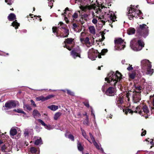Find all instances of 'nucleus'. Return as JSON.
Segmentation results:
<instances>
[{
    "mask_svg": "<svg viewBox=\"0 0 154 154\" xmlns=\"http://www.w3.org/2000/svg\"><path fill=\"white\" fill-rule=\"evenodd\" d=\"M33 134L32 129L26 128L24 130V135L25 137L28 138L29 137H32Z\"/></svg>",
    "mask_w": 154,
    "mask_h": 154,
    "instance_id": "obj_15",
    "label": "nucleus"
},
{
    "mask_svg": "<svg viewBox=\"0 0 154 154\" xmlns=\"http://www.w3.org/2000/svg\"><path fill=\"white\" fill-rule=\"evenodd\" d=\"M142 72L146 74L151 75L153 72V69H151V63L147 60H143L141 61Z\"/></svg>",
    "mask_w": 154,
    "mask_h": 154,
    "instance_id": "obj_4",
    "label": "nucleus"
},
{
    "mask_svg": "<svg viewBox=\"0 0 154 154\" xmlns=\"http://www.w3.org/2000/svg\"><path fill=\"white\" fill-rule=\"evenodd\" d=\"M88 29L90 33L93 35H95L96 33V31L94 27V26H91L89 27Z\"/></svg>",
    "mask_w": 154,
    "mask_h": 154,
    "instance_id": "obj_23",
    "label": "nucleus"
},
{
    "mask_svg": "<svg viewBox=\"0 0 154 154\" xmlns=\"http://www.w3.org/2000/svg\"><path fill=\"white\" fill-rule=\"evenodd\" d=\"M144 42L138 38L133 39L131 42L130 47L131 48L135 51L141 50L144 46Z\"/></svg>",
    "mask_w": 154,
    "mask_h": 154,
    "instance_id": "obj_5",
    "label": "nucleus"
},
{
    "mask_svg": "<svg viewBox=\"0 0 154 154\" xmlns=\"http://www.w3.org/2000/svg\"><path fill=\"white\" fill-rule=\"evenodd\" d=\"M31 103L34 106H36V104L35 103V102L33 101V100H31Z\"/></svg>",
    "mask_w": 154,
    "mask_h": 154,
    "instance_id": "obj_56",
    "label": "nucleus"
},
{
    "mask_svg": "<svg viewBox=\"0 0 154 154\" xmlns=\"http://www.w3.org/2000/svg\"><path fill=\"white\" fill-rule=\"evenodd\" d=\"M23 108L28 110H30L32 109V108L28 104H24L23 106Z\"/></svg>",
    "mask_w": 154,
    "mask_h": 154,
    "instance_id": "obj_39",
    "label": "nucleus"
},
{
    "mask_svg": "<svg viewBox=\"0 0 154 154\" xmlns=\"http://www.w3.org/2000/svg\"><path fill=\"white\" fill-rule=\"evenodd\" d=\"M64 14H62V15H64V19L67 23L69 22V21L72 15V11L69 9L68 7L66 8L65 10Z\"/></svg>",
    "mask_w": 154,
    "mask_h": 154,
    "instance_id": "obj_10",
    "label": "nucleus"
},
{
    "mask_svg": "<svg viewBox=\"0 0 154 154\" xmlns=\"http://www.w3.org/2000/svg\"><path fill=\"white\" fill-rule=\"evenodd\" d=\"M11 26L13 27H14L16 29H17L18 27L20 26V24L17 23V20H15L12 23Z\"/></svg>",
    "mask_w": 154,
    "mask_h": 154,
    "instance_id": "obj_29",
    "label": "nucleus"
},
{
    "mask_svg": "<svg viewBox=\"0 0 154 154\" xmlns=\"http://www.w3.org/2000/svg\"><path fill=\"white\" fill-rule=\"evenodd\" d=\"M123 102V99L121 97H118L116 98V103L119 104H122Z\"/></svg>",
    "mask_w": 154,
    "mask_h": 154,
    "instance_id": "obj_31",
    "label": "nucleus"
},
{
    "mask_svg": "<svg viewBox=\"0 0 154 154\" xmlns=\"http://www.w3.org/2000/svg\"><path fill=\"white\" fill-rule=\"evenodd\" d=\"M92 14L93 16V18H94V17L95 16V14L94 12H92Z\"/></svg>",
    "mask_w": 154,
    "mask_h": 154,
    "instance_id": "obj_59",
    "label": "nucleus"
},
{
    "mask_svg": "<svg viewBox=\"0 0 154 154\" xmlns=\"http://www.w3.org/2000/svg\"><path fill=\"white\" fill-rule=\"evenodd\" d=\"M91 41L92 43L94 42V38L93 37H92L91 38Z\"/></svg>",
    "mask_w": 154,
    "mask_h": 154,
    "instance_id": "obj_60",
    "label": "nucleus"
},
{
    "mask_svg": "<svg viewBox=\"0 0 154 154\" xmlns=\"http://www.w3.org/2000/svg\"><path fill=\"white\" fill-rule=\"evenodd\" d=\"M22 31H23V32L26 33V30H25V29L23 30H22Z\"/></svg>",
    "mask_w": 154,
    "mask_h": 154,
    "instance_id": "obj_63",
    "label": "nucleus"
},
{
    "mask_svg": "<svg viewBox=\"0 0 154 154\" xmlns=\"http://www.w3.org/2000/svg\"><path fill=\"white\" fill-rule=\"evenodd\" d=\"M53 32L54 33H56V36L57 37H58L57 35V29L56 27H53L52 28Z\"/></svg>",
    "mask_w": 154,
    "mask_h": 154,
    "instance_id": "obj_41",
    "label": "nucleus"
},
{
    "mask_svg": "<svg viewBox=\"0 0 154 154\" xmlns=\"http://www.w3.org/2000/svg\"><path fill=\"white\" fill-rule=\"evenodd\" d=\"M131 5V8L128 9V16L129 19L130 20H132L133 17H137V16H139L141 15L142 13L141 11L137 9V7L136 8L134 7V6Z\"/></svg>",
    "mask_w": 154,
    "mask_h": 154,
    "instance_id": "obj_7",
    "label": "nucleus"
},
{
    "mask_svg": "<svg viewBox=\"0 0 154 154\" xmlns=\"http://www.w3.org/2000/svg\"><path fill=\"white\" fill-rule=\"evenodd\" d=\"M42 143V140L41 138L37 139L35 142V144L36 145H40Z\"/></svg>",
    "mask_w": 154,
    "mask_h": 154,
    "instance_id": "obj_33",
    "label": "nucleus"
},
{
    "mask_svg": "<svg viewBox=\"0 0 154 154\" xmlns=\"http://www.w3.org/2000/svg\"><path fill=\"white\" fill-rule=\"evenodd\" d=\"M78 14L77 13H75L73 15H72V17L73 19H75L78 17Z\"/></svg>",
    "mask_w": 154,
    "mask_h": 154,
    "instance_id": "obj_48",
    "label": "nucleus"
},
{
    "mask_svg": "<svg viewBox=\"0 0 154 154\" xmlns=\"http://www.w3.org/2000/svg\"><path fill=\"white\" fill-rule=\"evenodd\" d=\"M67 93L71 95H74V93L71 91L69 90H67Z\"/></svg>",
    "mask_w": 154,
    "mask_h": 154,
    "instance_id": "obj_51",
    "label": "nucleus"
},
{
    "mask_svg": "<svg viewBox=\"0 0 154 154\" xmlns=\"http://www.w3.org/2000/svg\"><path fill=\"white\" fill-rule=\"evenodd\" d=\"M81 130L82 131V134L83 136L85 137V138L88 140L89 142H90L91 143V142L88 140V136L87 135L85 131L82 128H81Z\"/></svg>",
    "mask_w": 154,
    "mask_h": 154,
    "instance_id": "obj_27",
    "label": "nucleus"
},
{
    "mask_svg": "<svg viewBox=\"0 0 154 154\" xmlns=\"http://www.w3.org/2000/svg\"><path fill=\"white\" fill-rule=\"evenodd\" d=\"M81 50L79 47H78L76 49H74L71 52V55L74 59L77 57H80V53Z\"/></svg>",
    "mask_w": 154,
    "mask_h": 154,
    "instance_id": "obj_13",
    "label": "nucleus"
},
{
    "mask_svg": "<svg viewBox=\"0 0 154 154\" xmlns=\"http://www.w3.org/2000/svg\"><path fill=\"white\" fill-rule=\"evenodd\" d=\"M38 122H40L43 126H44L45 128L48 130H51L53 128L50 125H47L45 124V122L41 119L38 120Z\"/></svg>",
    "mask_w": 154,
    "mask_h": 154,
    "instance_id": "obj_19",
    "label": "nucleus"
},
{
    "mask_svg": "<svg viewBox=\"0 0 154 154\" xmlns=\"http://www.w3.org/2000/svg\"><path fill=\"white\" fill-rule=\"evenodd\" d=\"M140 95V93H134L133 99L134 103H136L140 101L141 100Z\"/></svg>",
    "mask_w": 154,
    "mask_h": 154,
    "instance_id": "obj_16",
    "label": "nucleus"
},
{
    "mask_svg": "<svg viewBox=\"0 0 154 154\" xmlns=\"http://www.w3.org/2000/svg\"><path fill=\"white\" fill-rule=\"evenodd\" d=\"M123 111L126 114L128 113L132 114L134 112L133 111L128 108L123 109ZM149 112L148 108L146 105H141L137 106L136 109L134 111V112L138 113L140 115L143 116L145 114H147Z\"/></svg>",
    "mask_w": 154,
    "mask_h": 154,
    "instance_id": "obj_3",
    "label": "nucleus"
},
{
    "mask_svg": "<svg viewBox=\"0 0 154 154\" xmlns=\"http://www.w3.org/2000/svg\"><path fill=\"white\" fill-rule=\"evenodd\" d=\"M65 45L64 48L66 47L69 50H71L72 48V45L74 44L73 39L71 38H68L64 42Z\"/></svg>",
    "mask_w": 154,
    "mask_h": 154,
    "instance_id": "obj_11",
    "label": "nucleus"
},
{
    "mask_svg": "<svg viewBox=\"0 0 154 154\" xmlns=\"http://www.w3.org/2000/svg\"><path fill=\"white\" fill-rule=\"evenodd\" d=\"M133 69V67H132V65L130 64H129L128 67L127 68V69L128 71H130Z\"/></svg>",
    "mask_w": 154,
    "mask_h": 154,
    "instance_id": "obj_49",
    "label": "nucleus"
},
{
    "mask_svg": "<svg viewBox=\"0 0 154 154\" xmlns=\"http://www.w3.org/2000/svg\"><path fill=\"white\" fill-rule=\"evenodd\" d=\"M39 150H38L34 147H31L29 149V154H39Z\"/></svg>",
    "mask_w": 154,
    "mask_h": 154,
    "instance_id": "obj_17",
    "label": "nucleus"
},
{
    "mask_svg": "<svg viewBox=\"0 0 154 154\" xmlns=\"http://www.w3.org/2000/svg\"><path fill=\"white\" fill-rule=\"evenodd\" d=\"M15 112L18 113H23L24 115H26V113L24 112L22 109L18 108L17 109H14L13 110Z\"/></svg>",
    "mask_w": 154,
    "mask_h": 154,
    "instance_id": "obj_35",
    "label": "nucleus"
},
{
    "mask_svg": "<svg viewBox=\"0 0 154 154\" xmlns=\"http://www.w3.org/2000/svg\"><path fill=\"white\" fill-rule=\"evenodd\" d=\"M62 113L60 112H57L56 113L54 116V120H57L61 116Z\"/></svg>",
    "mask_w": 154,
    "mask_h": 154,
    "instance_id": "obj_30",
    "label": "nucleus"
},
{
    "mask_svg": "<svg viewBox=\"0 0 154 154\" xmlns=\"http://www.w3.org/2000/svg\"><path fill=\"white\" fill-rule=\"evenodd\" d=\"M89 135L92 140V143L94 144V146L97 149L100 150L102 152H103V149L100 147V145L98 144L95 141V139L93 136L92 135L91 133H89Z\"/></svg>",
    "mask_w": 154,
    "mask_h": 154,
    "instance_id": "obj_14",
    "label": "nucleus"
},
{
    "mask_svg": "<svg viewBox=\"0 0 154 154\" xmlns=\"http://www.w3.org/2000/svg\"><path fill=\"white\" fill-rule=\"evenodd\" d=\"M36 100L37 101L41 100L42 101H44L46 100L45 97L42 96L36 97Z\"/></svg>",
    "mask_w": 154,
    "mask_h": 154,
    "instance_id": "obj_34",
    "label": "nucleus"
},
{
    "mask_svg": "<svg viewBox=\"0 0 154 154\" xmlns=\"http://www.w3.org/2000/svg\"><path fill=\"white\" fill-rule=\"evenodd\" d=\"M48 108L52 110L55 111L58 109V106L54 105H51L48 106Z\"/></svg>",
    "mask_w": 154,
    "mask_h": 154,
    "instance_id": "obj_28",
    "label": "nucleus"
},
{
    "mask_svg": "<svg viewBox=\"0 0 154 154\" xmlns=\"http://www.w3.org/2000/svg\"><path fill=\"white\" fill-rule=\"evenodd\" d=\"M97 20L95 18H93V20H92V22L94 24L96 25L97 24Z\"/></svg>",
    "mask_w": 154,
    "mask_h": 154,
    "instance_id": "obj_50",
    "label": "nucleus"
},
{
    "mask_svg": "<svg viewBox=\"0 0 154 154\" xmlns=\"http://www.w3.org/2000/svg\"><path fill=\"white\" fill-rule=\"evenodd\" d=\"M122 75L118 71H116L115 73L111 72L105 78V81L113 87H110L107 88L105 91V85H103L102 88V90L103 92H105V93L108 96H114L116 92V89L115 87L116 84H119L122 78Z\"/></svg>",
    "mask_w": 154,
    "mask_h": 154,
    "instance_id": "obj_1",
    "label": "nucleus"
},
{
    "mask_svg": "<svg viewBox=\"0 0 154 154\" xmlns=\"http://www.w3.org/2000/svg\"><path fill=\"white\" fill-rule=\"evenodd\" d=\"M84 104L87 107H89V105L88 101H86L83 102Z\"/></svg>",
    "mask_w": 154,
    "mask_h": 154,
    "instance_id": "obj_53",
    "label": "nucleus"
},
{
    "mask_svg": "<svg viewBox=\"0 0 154 154\" xmlns=\"http://www.w3.org/2000/svg\"><path fill=\"white\" fill-rule=\"evenodd\" d=\"M107 51L106 49H103L102 50L101 53H99L97 50L92 48L89 50L88 57L92 60H95L97 56L99 58H100L101 55H104Z\"/></svg>",
    "mask_w": 154,
    "mask_h": 154,
    "instance_id": "obj_6",
    "label": "nucleus"
},
{
    "mask_svg": "<svg viewBox=\"0 0 154 154\" xmlns=\"http://www.w3.org/2000/svg\"><path fill=\"white\" fill-rule=\"evenodd\" d=\"M3 141L2 140H0V145L3 143Z\"/></svg>",
    "mask_w": 154,
    "mask_h": 154,
    "instance_id": "obj_62",
    "label": "nucleus"
},
{
    "mask_svg": "<svg viewBox=\"0 0 154 154\" xmlns=\"http://www.w3.org/2000/svg\"><path fill=\"white\" fill-rule=\"evenodd\" d=\"M77 25L75 23H74L72 24V28L73 29H75L77 27Z\"/></svg>",
    "mask_w": 154,
    "mask_h": 154,
    "instance_id": "obj_54",
    "label": "nucleus"
},
{
    "mask_svg": "<svg viewBox=\"0 0 154 154\" xmlns=\"http://www.w3.org/2000/svg\"><path fill=\"white\" fill-rule=\"evenodd\" d=\"M54 97V95H52V94L49 95H48V96H47V97H45L46 100H48V99H50V98H51L52 97Z\"/></svg>",
    "mask_w": 154,
    "mask_h": 154,
    "instance_id": "obj_46",
    "label": "nucleus"
},
{
    "mask_svg": "<svg viewBox=\"0 0 154 154\" xmlns=\"http://www.w3.org/2000/svg\"><path fill=\"white\" fill-rule=\"evenodd\" d=\"M17 133V130L14 128H12L10 130V134L11 136H14Z\"/></svg>",
    "mask_w": 154,
    "mask_h": 154,
    "instance_id": "obj_26",
    "label": "nucleus"
},
{
    "mask_svg": "<svg viewBox=\"0 0 154 154\" xmlns=\"http://www.w3.org/2000/svg\"><path fill=\"white\" fill-rule=\"evenodd\" d=\"M130 95V94L129 93H128L126 95V97L128 98V99L129 100V95Z\"/></svg>",
    "mask_w": 154,
    "mask_h": 154,
    "instance_id": "obj_57",
    "label": "nucleus"
},
{
    "mask_svg": "<svg viewBox=\"0 0 154 154\" xmlns=\"http://www.w3.org/2000/svg\"><path fill=\"white\" fill-rule=\"evenodd\" d=\"M80 8L84 12H86L88 10H90L92 8L91 5H86L85 6L81 5L79 6Z\"/></svg>",
    "mask_w": 154,
    "mask_h": 154,
    "instance_id": "obj_18",
    "label": "nucleus"
},
{
    "mask_svg": "<svg viewBox=\"0 0 154 154\" xmlns=\"http://www.w3.org/2000/svg\"><path fill=\"white\" fill-rule=\"evenodd\" d=\"M62 28L64 29V34L60 35L61 37L65 38L68 36L69 34V31L68 29H65L64 27H62Z\"/></svg>",
    "mask_w": 154,
    "mask_h": 154,
    "instance_id": "obj_21",
    "label": "nucleus"
},
{
    "mask_svg": "<svg viewBox=\"0 0 154 154\" xmlns=\"http://www.w3.org/2000/svg\"><path fill=\"white\" fill-rule=\"evenodd\" d=\"M91 115L92 116H93L94 117V120H93V121L94 122V124H96V122L95 121V116L94 113L93 112V109L91 107Z\"/></svg>",
    "mask_w": 154,
    "mask_h": 154,
    "instance_id": "obj_45",
    "label": "nucleus"
},
{
    "mask_svg": "<svg viewBox=\"0 0 154 154\" xmlns=\"http://www.w3.org/2000/svg\"><path fill=\"white\" fill-rule=\"evenodd\" d=\"M115 48L116 50H122L125 47V42L121 38H119L115 40Z\"/></svg>",
    "mask_w": 154,
    "mask_h": 154,
    "instance_id": "obj_9",
    "label": "nucleus"
},
{
    "mask_svg": "<svg viewBox=\"0 0 154 154\" xmlns=\"http://www.w3.org/2000/svg\"><path fill=\"white\" fill-rule=\"evenodd\" d=\"M135 32V29L133 28H130L127 30V33L128 34L130 35L134 34Z\"/></svg>",
    "mask_w": 154,
    "mask_h": 154,
    "instance_id": "obj_24",
    "label": "nucleus"
},
{
    "mask_svg": "<svg viewBox=\"0 0 154 154\" xmlns=\"http://www.w3.org/2000/svg\"><path fill=\"white\" fill-rule=\"evenodd\" d=\"M88 16V15L86 13H84L82 15V17L85 20H87Z\"/></svg>",
    "mask_w": 154,
    "mask_h": 154,
    "instance_id": "obj_43",
    "label": "nucleus"
},
{
    "mask_svg": "<svg viewBox=\"0 0 154 154\" xmlns=\"http://www.w3.org/2000/svg\"><path fill=\"white\" fill-rule=\"evenodd\" d=\"M77 115H78V118L80 117L81 116V114L80 113H78Z\"/></svg>",
    "mask_w": 154,
    "mask_h": 154,
    "instance_id": "obj_61",
    "label": "nucleus"
},
{
    "mask_svg": "<svg viewBox=\"0 0 154 154\" xmlns=\"http://www.w3.org/2000/svg\"><path fill=\"white\" fill-rule=\"evenodd\" d=\"M107 30H104V31H103L102 34H101V39L100 40V41L101 42L103 41L105 39V37L104 36V34H105V32H107Z\"/></svg>",
    "mask_w": 154,
    "mask_h": 154,
    "instance_id": "obj_40",
    "label": "nucleus"
},
{
    "mask_svg": "<svg viewBox=\"0 0 154 154\" xmlns=\"http://www.w3.org/2000/svg\"><path fill=\"white\" fill-rule=\"evenodd\" d=\"M142 131L141 133V135L142 136H144L146 134V131L145 130H144L143 129H142Z\"/></svg>",
    "mask_w": 154,
    "mask_h": 154,
    "instance_id": "obj_52",
    "label": "nucleus"
},
{
    "mask_svg": "<svg viewBox=\"0 0 154 154\" xmlns=\"http://www.w3.org/2000/svg\"><path fill=\"white\" fill-rule=\"evenodd\" d=\"M141 89V87H140V86H137L136 88V93H140V91Z\"/></svg>",
    "mask_w": 154,
    "mask_h": 154,
    "instance_id": "obj_44",
    "label": "nucleus"
},
{
    "mask_svg": "<svg viewBox=\"0 0 154 154\" xmlns=\"http://www.w3.org/2000/svg\"><path fill=\"white\" fill-rule=\"evenodd\" d=\"M65 136L66 137L68 138L72 141L74 140V136L71 134H65Z\"/></svg>",
    "mask_w": 154,
    "mask_h": 154,
    "instance_id": "obj_36",
    "label": "nucleus"
},
{
    "mask_svg": "<svg viewBox=\"0 0 154 154\" xmlns=\"http://www.w3.org/2000/svg\"><path fill=\"white\" fill-rule=\"evenodd\" d=\"M122 63L123 64H124L125 63V60H122L121 61Z\"/></svg>",
    "mask_w": 154,
    "mask_h": 154,
    "instance_id": "obj_58",
    "label": "nucleus"
},
{
    "mask_svg": "<svg viewBox=\"0 0 154 154\" xmlns=\"http://www.w3.org/2000/svg\"><path fill=\"white\" fill-rule=\"evenodd\" d=\"M136 75V73L135 72H130L129 73V77L131 79H133L134 78Z\"/></svg>",
    "mask_w": 154,
    "mask_h": 154,
    "instance_id": "obj_32",
    "label": "nucleus"
},
{
    "mask_svg": "<svg viewBox=\"0 0 154 154\" xmlns=\"http://www.w3.org/2000/svg\"><path fill=\"white\" fill-rule=\"evenodd\" d=\"M96 14H99L98 17V20L101 22L103 25H104L106 22L108 21L109 22H115L116 20V17L114 12L110 11L109 8L103 6L101 7V9L100 8L94 9Z\"/></svg>",
    "mask_w": 154,
    "mask_h": 154,
    "instance_id": "obj_2",
    "label": "nucleus"
},
{
    "mask_svg": "<svg viewBox=\"0 0 154 154\" xmlns=\"http://www.w3.org/2000/svg\"><path fill=\"white\" fill-rule=\"evenodd\" d=\"M18 103V102L17 101H10L6 103L5 105V106L7 110H8L15 107Z\"/></svg>",
    "mask_w": 154,
    "mask_h": 154,
    "instance_id": "obj_12",
    "label": "nucleus"
},
{
    "mask_svg": "<svg viewBox=\"0 0 154 154\" xmlns=\"http://www.w3.org/2000/svg\"><path fill=\"white\" fill-rule=\"evenodd\" d=\"M137 31L141 35L143 36L144 37L146 38L148 35V27L144 24L140 25L139 29L137 30Z\"/></svg>",
    "mask_w": 154,
    "mask_h": 154,
    "instance_id": "obj_8",
    "label": "nucleus"
},
{
    "mask_svg": "<svg viewBox=\"0 0 154 154\" xmlns=\"http://www.w3.org/2000/svg\"><path fill=\"white\" fill-rule=\"evenodd\" d=\"M5 2L9 5H11L13 2V0H5Z\"/></svg>",
    "mask_w": 154,
    "mask_h": 154,
    "instance_id": "obj_42",
    "label": "nucleus"
},
{
    "mask_svg": "<svg viewBox=\"0 0 154 154\" xmlns=\"http://www.w3.org/2000/svg\"><path fill=\"white\" fill-rule=\"evenodd\" d=\"M32 115L35 118H39L41 116V114L38 111L36 110H33Z\"/></svg>",
    "mask_w": 154,
    "mask_h": 154,
    "instance_id": "obj_22",
    "label": "nucleus"
},
{
    "mask_svg": "<svg viewBox=\"0 0 154 154\" xmlns=\"http://www.w3.org/2000/svg\"><path fill=\"white\" fill-rule=\"evenodd\" d=\"M1 149L2 152H8L11 151V148L10 146H8L7 144L4 145L1 147Z\"/></svg>",
    "mask_w": 154,
    "mask_h": 154,
    "instance_id": "obj_20",
    "label": "nucleus"
},
{
    "mask_svg": "<svg viewBox=\"0 0 154 154\" xmlns=\"http://www.w3.org/2000/svg\"><path fill=\"white\" fill-rule=\"evenodd\" d=\"M150 1H147V3H150L151 4H154V0H149Z\"/></svg>",
    "mask_w": 154,
    "mask_h": 154,
    "instance_id": "obj_55",
    "label": "nucleus"
},
{
    "mask_svg": "<svg viewBox=\"0 0 154 154\" xmlns=\"http://www.w3.org/2000/svg\"><path fill=\"white\" fill-rule=\"evenodd\" d=\"M77 147L79 150V151H82L83 149V148L82 145L79 142L78 143Z\"/></svg>",
    "mask_w": 154,
    "mask_h": 154,
    "instance_id": "obj_37",
    "label": "nucleus"
},
{
    "mask_svg": "<svg viewBox=\"0 0 154 154\" xmlns=\"http://www.w3.org/2000/svg\"><path fill=\"white\" fill-rule=\"evenodd\" d=\"M85 40H86V42H87V41H89V38L88 37H87L86 38Z\"/></svg>",
    "mask_w": 154,
    "mask_h": 154,
    "instance_id": "obj_64",
    "label": "nucleus"
},
{
    "mask_svg": "<svg viewBox=\"0 0 154 154\" xmlns=\"http://www.w3.org/2000/svg\"><path fill=\"white\" fill-rule=\"evenodd\" d=\"M89 119L88 116H87L86 119V120L84 121V123L85 125H88L89 123Z\"/></svg>",
    "mask_w": 154,
    "mask_h": 154,
    "instance_id": "obj_47",
    "label": "nucleus"
},
{
    "mask_svg": "<svg viewBox=\"0 0 154 154\" xmlns=\"http://www.w3.org/2000/svg\"><path fill=\"white\" fill-rule=\"evenodd\" d=\"M8 19L9 21H13L16 19V16L13 13H11L8 16Z\"/></svg>",
    "mask_w": 154,
    "mask_h": 154,
    "instance_id": "obj_25",
    "label": "nucleus"
},
{
    "mask_svg": "<svg viewBox=\"0 0 154 154\" xmlns=\"http://www.w3.org/2000/svg\"><path fill=\"white\" fill-rule=\"evenodd\" d=\"M150 101L153 106V108L154 109V95L150 96Z\"/></svg>",
    "mask_w": 154,
    "mask_h": 154,
    "instance_id": "obj_38",
    "label": "nucleus"
}]
</instances>
